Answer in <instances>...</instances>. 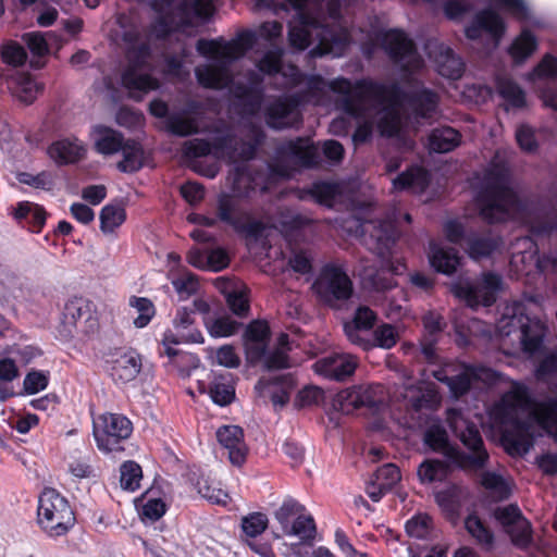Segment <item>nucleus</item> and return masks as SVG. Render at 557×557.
Here are the masks:
<instances>
[{"instance_id": "f257e3e1", "label": "nucleus", "mask_w": 557, "mask_h": 557, "mask_svg": "<svg viewBox=\"0 0 557 557\" xmlns=\"http://www.w3.org/2000/svg\"><path fill=\"white\" fill-rule=\"evenodd\" d=\"M283 25L277 21L262 23L257 32L243 30L235 38L199 39L197 51L210 59L209 64L195 70L198 83L211 89L228 87L243 112L256 114L261 107L262 76L283 72L284 49L276 44L281 39Z\"/></svg>"}, {"instance_id": "f03ea898", "label": "nucleus", "mask_w": 557, "mask_h": 557, "mask_svg": "<svg viewBox=\"0 0 557 557\" xmlns=\"http://www.w3.org/2000/svg\"><path fill=\"white\" fill-rule=\"evenodd\" d=\"M433 376L446 384L453 397L459 398L472 387L508 383L510 388L492 407L491 419L502 431V440L510 455H524L534 438L548 433L557 443V397L531 406L525 384L512 381L486 367L448 363L433 371Z\"/></svg>"}, {"instance_id": "7ed1b4c3", "label": "nucleus", "mask_w": 557, "mask_h": 557, "mask_svg": "<svg viewBox=\"0 0 557 557\" xmlns=\"http://www.w3.org/2000/svg\"><path fill=\"white\" fill-rule=\"evenodd\" d=\"M330 90L339 96L337 108L360 121L352 135L357 145L371 138L376 124L381 135L397 137L404 150H411L414 141L401 134V113L405 108H410L417 116L423 119L432 117L437 112L438 95L418 86H414L410 95H406L397 84H383L371 79L352 83L337 77L330 82Z\"/></svg>"}, {"instance_id": "20e7f679", "label": "nucleus", "mask_w": 557, "mask_h": 557, "mask_svg": "<svg viewBox=\"0 0 557 557\" xmlns=\"http://www.w3.org/2000/svg\"><path fill=\"white\" fill-rule=\"evenodd\" d=\"M296 11L288 23V42L302 51L312 46L310 54L341 57L351 35L341 21L339 0H286Z\"/></svg>"}, {"instance_id": "39448f33", "label": "nucleus", "mask_w": 557, "mask_h": 557, "mask_svg": "<svg viewBox=\"0 0 557 557\" xmlns=\"http://www.w3.org/2000/svg\"><path fill=\"white\" fill-rule=\"evenodd\" d=\"M343 230L351 236L360 237L364 246L380 258V269H364L361 274L375 290H387L396 286L393 275L401 274L406 265L393 258L392 248L397 237L394 220H364L350 215L343 222Z\"/></svg>"}, {"instance_id": "423d86ee", "label": "nucleus", "mask_w": 557, "mask_h": 557, "mask_svg": "<svg viewBox=\"0 0 557 557\" xmlns=\"http://www.w3.org/2000/svg\"><path fill=\"white\" fill-rule=\"evenodd\" d=\"M447 421L466 451L449 442L446 429L440 423L428 426L423 435L424 444L433 451L442 454L449 465L458 469L466 472L483 470L487 466L490 455L476 425L470 423L455 409L448 410Z\"/></svg>"}, {"instance_id": "0eeeda50", "label": "nucleus", "mask_w": 557, "mask_h": 557, "mask_svg": "<svg viewBox=\"0 0 557 557\" xmlns=\"http://www.w3.org/2000/svg\"><path fill=\"white\" fill-rule=\"evenodd\" d=\"M280 73L285 78L284 87H299L300 90L269 99L264 108V120L273 129L298 126L302 121L300 107L307 103L322 104L330 90V83L321 76L305 75L295 65H287Z\"/></svg>"}, {"instance_id": "6e6552de", "label": "nucleus", "mask_w": 557, "mask_h": 557, "mask_svg": "<svg viewBox=\"0 0 557 557\" xmlns=\"http://www.w3.org/2000/svg\"><path fill=\"white\" fill-rule=\"evenodd\" d=\"M472 186L480 215L488 223L516 220L528 223L527 207L521 203L510 187L509 170L505 164L492 163L476 175Z\"/></svg>"}, {"instance_id": "1a4fd4ad", "label": "nucleus", "mask_w": 557, "mask_h": 557, "mask_svg": "<svg viewBox=\"0 0 557 557\" xmlns=\"http://www.w3.org/2000/svg\"><path fill=\"white\" fill-rule=\"evenodd\" d=\"M117 23L122 29L121 38L127 60L122 73V85L131 98L139 101L149 91L157 90L160 82L151 74V54L143 28L124 14L117 17Z\"/></svg>"}, {"instance_id": "9d476101", "label": "nucleus", "mask_w": 557, "mask_h": 557, "mask_svg": "<svg viewBox=\"0 0 557 557\" xmlns=\"http://www.w3.org/2000/svg\"><path fill=\"white\" fill-rule=\"evenodd\" d=\"M149 3L159 14L151 29L158 38H170L176 33L195 35L215 11L211 0H149Z\"/></svg>"}, {"instance_id": "9b49d317", "label": "nucleus", "mask_w": 557, "mask_h": 557, "mask_svg": "<svg viewBox=\"0 0 557 557\" xmlns=\"http://www.w3.org/2000/svg\"><path fill=\"white\" fill-rule=\"evenodd\" d=\"M228 181L233 194H221L218 198V215L221 222L230 225L237 233L248 236H257L262 225L253 221L249 211L243 205L240 198L248 197L256 188L265 190L262 175H252L246 165H236L228 174Z\"/></svg>"}, {"instance_id": "f8f14e48", "label": "nucleus", "mask_w": 557, "mask_h": 557, "mask_svg": "<svg viewBox=\"0 0 557 557\" xmlns=\"http://www.w3.org/2000/svg\"><path fill=\"white\" fill-rule=\"evenodd\" d=\"M541 308L539 296H528L508 304L498 322L499 334L515 336L522 352L529 357L540 352L547 334L546 324L535 317Z\"/></svg>"}, {"instance_id": "ddd939ff", "label": "nucleus", "mask_w": 557, "mask_h": 557, "mask_svg": "<svg viewBox=\"0 0 557 557\" xmlns=\"http://www.w3.org/2000/svg\"><path fill=\"white\" fill-rule=\"evenodd\" d=\"M248 140H237L234 136L226 135L214 139L213 144L200 138L188 140L184 145V154L187 158H200L213 154L218 159L250 160L255 157L257 148L264 138L262 128L251 125L247 133Z\"/></svg>"}, {"instance_id": "4468645a", "label": "nucleus", "mask_w": 557, "mask_h": 557, "mask_svg": "<svg viewBox=\"0 0 557 557\" xmlns=\"http://www.w3.org/2000/svg\"><path fill=\"white\" fill-rule=\"evenodd\" d=\"M37 518L38 524L50 537L66 534L75 523V515L69 500L52 487H46L40 493Z\"/></svg>"}, {"instance_id": "2eb2a0df", "label": "nucleus", "mask_w": 557, "mask_h": 557, "mask_svg": "<svg viewBox=\"0 0 557 557\" xmlns=\"http://www.w3.org/2000/svg\"><path fill=\"white\" fill-rule=\"evenodd\" d=\"M274 517L285 536L297 537L301 543H310L314 540L317 533L314 519L296 499L285 498Z\"/></svg>"}, {"instance_id": "dca6fc26", "label": "nucleus", "mask_w": 557, "mask_h": 557, "mask_svg": "<svg viewBox=\"0 0 557 557\" xmlns=\"http://www.w3.org/2000/svg\"><path fill=\"white\" fill-rule=\"evenodd\" d=\"M502 284L499 275L487 272L475 280L458 278L451 283L450 289L457 298L463 300L471 308L488 307L496 301Z\"/></svg>"}, {"instance_id": "f3484780", "label": "nucleus", "mask_w": 557, "mask_h": 557, "mask_svg": "<svg viewBox=\"0 0 557 557\" xmlns=\"http://www.w3.org/2000/svg\"><path fill=\"white\" fill-rule=\"evenodd\" d=\"M132 422L123 414L106 412L94 419V436L104 453L122 449L121 442L132 434Z\"/></svg>"}, {"instance_id": "a211bd4d", "label": "nucleus", "mask_w": 557, "mask_h": 557, "mask_svg": "<svg viewBox=\"0 0 557 557\" xmlns=\"http://www.w3.org/2000/svg\"><path fill=\"white\" fill-rule=\"evenodd\" d=\"M391 60L400 66L403 71L413 72L422 67L423 60L407 35L398 29L380 32L375 35Z\"/></svg>"}, {"instance_id": "6ab92c4d", "label": "nucleus", "mask_w": 557, "mask_h": 557, "mask_svg": "<svg viewBox=\"0 0 557 557\" xmlns=\"http://www.w3.org/2000/svg\"><path fill=\"white\" fill-rule=\"evenodd\" d=\"M312 288L321 300L334 306L337 301L350 298L352 282L343 267L327 263L321 269Z\"/></svg>"}, {"instance_id": "aec40b11", "label": "nucleus", "mask_w": 557, "mask_h": 557, "mask_svg": "<svg viewBox=\"0 0 557 557\" xmlns=\"http://www.w3.org/2000/svg\"><path fill=\"white\" fill-rule=\"evenodd\" d=\"M201 332L195 326L194 311L186 307L178 308L173 319V329L166 330L161 342V355H175V346L203 343Z\"/></svg>"}, {"instance_id": "412c9836", "label": "nucleus", "mask_w": 557, "mask_h": 557, "mask_svg": "<svg viewBox=\"0 0 557 557\" xmlns=\"http://www.w3.org/2000/svg\"><path fill=\"white\" fill-rule=\"evenodd\" d=\"M495 519L500 523L504 531L509 535L511 543L520 548L527 549L532 543V527L530 521L522 515L517 505L498 507L494 511Z\"/></svg>"}, {"instance_id": "4be33fe9", "label": "nucleus", "mask_w": 557, "mask_h": 557, "mask_svg": "<svg viewBox=\"0 0 557 557\" xmlns=\"http://www.w3.org/2000/svg\"><path fill=\"white\" fill-rule=\"evenodd\" d=\"M482 32L490 35L493 40V48H496L506 32V24L503 17L493 9H483L479 11L471 24L466 27V37L470 40H476Z\"/></svg>"}, {"instance_id": "5701e85b", "label": "nucleus", "mask_w": 557, "mask_h": 557, "mask_svg": "<svg viewBox=\"0 0 557 557\" xmlns=\"http://www.w3.org/2000/svg\"><path fill=\"white\" fill-rule=\"evenodd\" d=\"M281 160L287 161L294 168H314L320 164L318 147L309 138H296L284 143L278 148Z\"/></svg>"}, {"instance_id": "b1692460", "label": "nucleus", "mask_w": 557, "mask_h": 557, "mask_svg": "<svg viewBox=\"0 0 557 557\" xmlns=\"http://www.w3.org/2000/svg\"><path fill=\"white\" fill-rule=\"evenodd\" d=\"M358 361L349 354H333L317 360L312 368L314 372L325 379L344 381L356 371Z\"/></svg>"}, {"instance_id": "393cba45", "label": "nucleus", "mask_w": 557, "mask_h": 557, "mask_svg": "<svg viewBox=\"0 0 557 557\" xmlns=\"http://www.w3.org/2000/svg\"><path fill=\"white\" fill-rule=\"evenodd\" d=\"M270 339V327L267 322L255 320L250 322L243 335L246 360L255 366L261 362Z\"/></svg>"}, {"instance_id": "a878e982", "label": "nucleus", "mask_w": 557, "mask_h": 557, "mask_svg": "<svg viewBox=\"0 0 557 557\" xmlns=\"http://www.w3.org/2000/svg\"><path fill=\"white\" fill-rule=\"evenodd\" d=\"M425 49L429 57L434 61L437 72L447 78L458 79L463 73V62L454 51L444 44L432 39L429 40Z\"/></svg>"}, {"instance_id": "bb28decb", "label": "nucleus", "mask_w": 557, "mask_h": 557, "mask_svg": "<svg viewBox=\"0 0 557 557\" xmlns=\"http://www.w3.org/2000/svg\"><path fill=\"white\" fill-rule=\"evenodd\" d=\"M220 445L227 451L230 461L235 466H242L248 453L244 440V431L238 425H223L216 431Z\"/></svg>"}, {"instance_id": "cd10ccee", "label": "nucleus", "mask_w": 557, "mask_h": 557, "mask_svg": "<svg viewBox=\"0 0 557 557\" xmlns=\"http://www.w3.org/2000/svg\"><path fill=\"white\" fill-rule=\"evenodd\" d=\"M521 242L532 248V242L525 237L521 239ZM535 250H525L523 252H513L510 263L516 268L517 272L529 273L530 268L535 265L540 271L544 272L547 270H552L553 272L557 271V256L556 255H545L543 257H535Z\"/></svg>"}, {"instance_id": "c85d7f7f", "label": "nucleus", "mask_w": 557, "mask_h": 557, "mask_svg": "<svg viewBox=\"0 0 557 557\" xmlns=\"http://www.w3.org/2000/svg\"><path fill=\"white\" fill-rule=\"evenodd\" d=\"M48 156L59 165L72 164L86 156L87 149L76 137L62 138L53 141L47 149Z\"/></svg>"}, {"instance_id": "c756f323", "label": "nucleus", "mask_w": 557, "mask_h": 557, "mask_svg": "<svg viewBox=\"0 0 557 557\" xmlns=\"http://www.w3.org/2000/svg\"><path fill=\"white\" fill-rule=\"evenodd\" d=\"M187 261L197 269L218 272L228 265L230 258L227 252L221 247L211 249L195 247L189 250Z\"/></svg>"}, {"instance_id": "7c9ffc66", "label": "nucleus", "mask_w": 557, "mask_h": 557, "mask_svg": "<svg viewBox=\"0 0 557 557\" xmlns=\"http://www.w3.org/2000/svg\"><path fill=\"white\" fill-rule=\"evenodd\" d=\"M110 362V374L116 382L133 381L140 371L141 360L135 351L117 354Z\"/></svg>"}, {"instance_id": "2f4dec72", "label": "nucleus", "mask_w": 557, "mask_h": 557, "mask_svg": "<svg viewBox=\"0 0 557 557\" xmlns=\"http://www.w3.org/2000/svg\"><path fill=\"white\" fill-rule=\"evenodd\" d=\"M347 190L348 185L343 182H317L310 188L309 194L317 202L331 208L350 199Z\"/></svg>"}, {"instance_id": "473e14b6", "label": "nucleus", "mask_w": 557, "mask_h": 557, "mask_svg": "<svg viewBox=\"0 0 557 557\" xmlns=\"http://www.w3.org/2000/svg\"><path fill=\"white\" fill-rule=\"evenodd\" d=\"M429 260L437 272L450 275L457 270L460 258L455 249L432 240L429 245Z\"/></svg>"}, {"instance_id": "72a5a7b5", "label": "nucleus", "mask_w": 557, "mask_h": 557, "mask_svg": "<svg viewBox=\"0 0 557 557\" xmlns=\"http://www.w3.org/2000/svg\"><path fill=\"white\" fill-rule=\"evenodd\" d=\"M13 95L25 103H32L42 91L44 85L36 82L28 73L16 72L10 79Z\"/></svg>"}, {"instance_id": "f704fd0d", "label": "nucleus", "mask_w": 557, "mask_h": 557, "mask_svg": "<svg viewBox=\"0 0 557 557\" xmlns=\"http://www.w3.org/2000/svg\"><path fill=\"white\" fill-rule=\"evenodd\" d=\"M430 182L426 170L420 166H411L393 180L395 190L410 189L413 193H422Z\"/></svg>"}, {"instance_id": "c9c22d12", "label": "nucleus", "mask_w": 557, "mask_h": 557, "mask_svg": "<svg viewBox=\"0 0 557 557\" xmlns=\"http://www.w3.org/2000/svg\"><path fill=\"white\" fill-rule=\"evenodd\" d=\"M95 147L102 154H113L121 151L125 141L123 136L109 127L98 125L94 127Z\"/></svg>"}, {"instance_id": "e433bc0d", "label": "nucleus", "mask_w": 557, "mask_h": 557, "mask_svg": "<svg viewBox=\"0 0 557 557\" xmlns=\"http://www.w3.org/2000/svg\"><path fill=\"white\" fill-rule=\"evenodd\" d=\"M460 144V134L453 127L435 128L429 136L431 151L446 153L454 150Z\"/></svg>"}, {"instance_id": "4c0bfd02", "label": "nucleus", "mask_w": 557, "mask_h": 557, "mask_svg": "<svg viewBox=\"0 0 557 557\" xmlns=\"http://www.w3.org/2000/svg\"><path fill=\"white\" fill-rule=\"evenodd\" d=\"M465 528L470 536L485 550H492L495 543L493 531L475 513L465 519Z\"/></svg>"}, {"instance_id": "58836bf2", "label": "nucleus", "mask_w": 557, "mask_h": 557, "mask_svg": "<svg viewBox=\"0 0 557 557\" xmlns=\"http://www.w3.org/2000/svg\"><path fill=\"white\" fill-rule=\"evenodd\" d=\"M221 284L220 288L231 310L237 315H245L249 310L246 287L230 281H223Z\"/></svg>"}, {"instance_id": "ea45409f", "label": "nucleus", "mask_w": 557, "mask_h": 557, "mask_svg": "<svg viewBox=\"0 0 557 557\" xmlns=\"http://www.w3.org/2000/svg\"><path fill=\"white\" fill-rule=\"evenodd\" d=\"M497 91L505 101V109L510 108L520 109L525 106V94L509 78L498 77L497 78Z\"/></svg>"}, {"instance_id": "a19ab883", "label": "nucleus", "mask_w": 557, "mask_h": 557, "mask_svg": "<svg viewBox=\"0 0 557 557\" xmlns=\"http://www.w3.org/2000/svg\"><path fill=\"white\" fill-rule=\"evenodd\" d=\"M14 218L20 222L25 221L33 232L38 233L46 222V212L42 207L25 201L14 209Z\"/></svg>"}, {"instance_id": "79ce46f5", "label": "nucleus", "mask_w": 557, "mask_h": 557, "mask_svg": "<svg viewBox=\"0 0 557 557\" xmlns=\"http://www.w3.org/2000/svg\"><path fill=\"white\" fill-rule=\"evenodd\" d=\"M288 335L281 334L277 338V346L269 352H267L265 350L264 357L262 358L260 363H262L263 367L268 370H280L288 368Z\"/></svg>"}, {"instance_id": "37998d69", "label": "nucleus", "mask_w": 557, "mask_h": 557, "mask_svg": "<svg viewBox=\"0 0 557 557\" xmlns=\"http://www.w3.org/2000/svg\"><path fill=\"white\" fill-rule=\"evenodd\" d=\"M418 476L422 484L444 481L449 473V465L442 460H424L418 468Z\"/></svg>"}, {"instance_id": "c03bdc74", "label": "nucleus", "mask_w": 557, "mask_h": 557, "mask_svg": "<svg viewBox=\"0 0 557 557\" xmlns=\"http://www.w3.org/2000/svg\"><path fill=\"white\" fill-rule=\"evenodd\" d=\"M123 160L117 163L121 172L133 173L143 166V148L134 140H126L121 149Z\"/></svg>"}, {"instance_id": "a18cd8bd", "label": "nucleus", "mask_w": 557, "mask_h": 557, "mask_svg": "<svg viewBox=\"0 0 557 557\" xmlns=\"http://www.w3.org/2000/svg\"><path fill=\"white\" fill-rule=\"evenodd\" d=\"M126 219L123 206L117 203L106 205L100 212V228L104 234L112 233L121 226Z\"/></svg>"}, {"instance_id": "49530a36", "label": "nucleus", "mask_w": 557, "mask_h": 557, "mask_svg": "<svg viewBox=\"0 0 557 557\" xmlns=\"http://www.w3.org/2000/svg\"><path fill=\"white\" fill-rule=\"evenodd\" d=\"M361 407H367L377 411L383 407L387 399V393L383 385L373 384L368 386H358Z\"/></svg>"}, {"instance_id": "de8ad7c7", "label": "nucleus", "mask_w": 557, "mask_h": 557, "mask_svg": "<svg viewBox=\"0 0 557 557\" xmlns=\"http://www.w3.org/2000/svg\"><path fill=\"white\" fill-rule=\"evenodd\" d=\"M535 37L527 29H523L509 48V53L516 62H522L536 49Z\"/></svg>"}, {"instance_id": "09e8293b", "label": "nucleus", "mask_w": 557, "mask_h": 557, "mask_svg": "<svg viewBox=\"0 0 557 557\" xmlns=\"http://www.w3.org/2000/svg\"><path fill=\"white\" fill-rule=\"evenodd\" d=\"M360 395H359V387L352 386L345 389L339 391L334 399H333V407L334 409L345 413L350 414L355 410L361 408L360 404Z\"/></svg>"}, {"instance_id": "8fccbe9b", "label": "nucleus", "mask_w": 557, "mask_h": 557, "mask_svg": "<svg viewBox=\"0 0 557 557\" xmlns=\"http://www.w3.org/2000/svg\"><path fill=\"white\" fill-rule=\"evenodd\" d=\"M500 246V240L493 237L468 238L467 251L472 259L479 260L491 256Z\"/></svg>"}, {"instance_id": "3c124183", "label": "nucleus", "mask_w": 557, "mask_h": 557, "mask_svg": "<svg viewBox=\"0 0 557 557\" xmlns=\"http://www.w3.org/2000/svg\"><path fill=\"white\" fill-rule=\"evenodd\" d=\"M208 333L212 337H228L234 335L240 324L230 317H220L215 319L203 318Z\"/></svg>"}, {"instance_id": "603ef678", "label": "nucleus", "mask_w": 557, "mask_h": 557, "mask_svg": "<svg viewBox=\"0 0 557 557\" xmlns=\"http://www.w3.org/2000/svg\"><path fill=\"white\" fill-rule=\"evenodd\" d=\"M129 306L136 311L134 325L138 329L145 327L154 315V306L151 300L145 297H131Z\"/></svg>"}, {"instance_id": "864d4df0", "label": "nucleus", "mask_w": 557, "mask_h": 557, "mask_svg": "<svg viewBox=\"0 0 557 557\" xmlns=\"http://www.w3.org/2000/svg\"><path fill=\"white\" fill-rule=\"evenodd\" d=\"M198 492L203 498L208 499L212 504L226 506L231 500L228 493L221 487L219 482L209 480L199 482Z\"/></svg>"}, {"instance_id": "5fc2aeb1", "label": "nucleus", "mask_w": 557, "mask_h": 557, "mask_svg": "<svg viewBox=\"0 0 557 557\" xmlns=\"http://www.w3.org/2000/svg\"><path fill=\"white\" fill-rule=\"evenodd\" d=\"M120 472V483L123 490L134 492L139 487L143 471L137 462L132 460L124 462L121 466Z\"/></svg>"}, {"instance_id": "6e6d98bb", "label": "nucleus", "mask_w": 557, "mask_h": 557, "mask_svg": "<svg viewBox=\"0 0 557 557\" xmlns=\"http://www.w3.org/2000/svg\"><path fill=\"white\" fill-rule=\"evenodd\" d=\"M409 403L416 410L434 409L441 403L438 393L433 387L418 389L409 396Z\"/></svg>"}, {"instance_id": "4d7b16f0", "label": "nucleus", "mask_w": 557, "mask_h": 557, "mask_svg": "<svg viewBox=\"0 0 557 557\" xmlns=\"http://www.w3.org/2000/svg\"><path fill=\"white\" fill-rule=\"evenodd\" d=\"M171 283L181 300H185L196 294L199 287L196 275L190 272H183L172 277Z\"/></svg>"}, {"instance_id": "13d9d810", "label": "nucleus", "mask_w": 557, "mask_h": 557, "mask_svg": "<svg viewBox=\"0 0 557 557\" xmlns=\"http://www.w3.org/2000/svg\"><path fill=\"white\" fill-rule=\"evenodd\" d=\"M90 312V302L84 298H73L64 307V318L74 324L81 320H88Z\"/></svg>"}, {"instance_id": "bf43d9fd", "label": "nucleus", "mask_w": 557, "mask_h": 557, "mask_svg": "<svg viewBox=\"0 0 557 557\" xmlns=\"http://www.w3.org/2000/svg\"><path fill=\"white\" fill-rule=\"evenodd\" d=\"M166 128L174 135L188 136L198 132V124L195 119L173 114L166 120Z\"/></svg>"}, {"instance_id": "052dcab7", "label": "nucleus", "mask_w": 557, "mask_h": 557, "mask_svg": "<svg viewBox=\"0 0 557 557\" xmlns=\"http://www.w3.org/2000/svg\"><path fill=\"white\" fill-rule=\"evenodd\" d=\"M344 332L351 344L361 347L363 350H368L373 347L370 330L358 326L357 324L345 322Z\"/></svg>"}, {"instance_id": "680f3d73", "label": "nucleus", "mask_w": 557, "mask_h": 557, "mask_svg": "<svg viewBox=\"0 0 557 557\" xmlns=\"http://www.w3.org/2000/svg\"><path fill=\"white\" fill-rule=\"evenodd\" d=\"M16 180L21 184H25L38 189L49 190L54 185V180L52 173L48 171H42L37 174H32L28 172H20L16 174Z\"/></svg>"}, {"instance_id": "e2e57ef3", "label": "nucleus", "mask_w": 557, "mask_h": 557, "mask_svg": "<svg viewBox=\"0 0 557 557\" xmlns=\"http://www.w3.org/2000/svg\"><path fill=\"white\" fill-rule=\"evenodd\" d=\"M49 373L41 370L29 371L23 381V391L27 395L37 394L47 388Z\"/></svg>"}, {"instance_id": "0e129e2a", "label": "nucleus", "mask_w": 557, "mask_h": 557, "mask_svg": "<svg viewBox=\"0 0 557 557\" xmlns=\"http://www.w3.org/2000/svg\"><path fill=\"white\" fill-rule=\"evenodd\" d=\"M268 527V518L264 513L252 512L242 520L243 532L250 537H256L263 533Z\"/></svg>"}, {"instance_id": "69168bd1", "label": "nucleus", "mask_w": 557, "mask_h": 557, "mask_svg": "<svg viewBox=\"0 0 557 557\" xmlns=\"http://www.w3.org/2000/svg\"><path fill=\"white\" fill-rule=\"evenodd\" d=\"M398 341V332L395 326L391 324H382L373 332V347L379 346L384 349H389L396 345Z\"/></svg>"}, {"instance_id": "338daca9", "label": "nucleus", "mask_w": 557, "mask_h": 557, "mask_svg": "<svg viewBox=\"0 0 557 557\" xmlns=\"http://www.w3.org/2000/svg\"><path fill=\"white\" fill-rule=\"evenodd\" d=\"M480 483L484 488L491 491L500 498H505L509 495L507 483L502 475L495 472L486 471L482 473Z\"/></svg>"}, {"instance_id": "774afa93", "label": "nucleus", "mask_w": 557, "mask_h": 557, "mask_svg": "<svg viewBox=\"0 0 557 557\" xmlns=\"http://www.w3.org/2000/svg\"><path fill=\"white\" fill-rule=\"evenodd\" d=\"M374 478H376L377 484L388 492L400 481L401 475L397 466L386 463L376 470Z\"/></svg>"}]
</instances>
